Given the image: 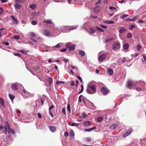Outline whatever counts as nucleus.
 I'll use <instances>...</instances> for the list:
<instances>
[{"label":"nucleus","instance_id":"obj_34","mask_svg":"<svg viewBox=\"0 0 146 146\" xmlns=\"http://www.w3.org/2000/svg\"><path fill=\"white\" fill-rule=\"evenodd\" d=\"M9 95L10 99L12 101H13V99L15 98V96L11 94H9Z\"/></svg>","mask_w":146,"mask_h":146},{"label":"nucleus","instance_id":"obj_23","mask_svg":"<svg viewBox=\"0 0 146 146\" xmlns=\"http://www.w3.org/2000/svg\"><path fill=\"white\" fill-rule=\"evenodd\" d=\"M74 135V133L72 130H70L69 132V135L70 137H73Z\"/></svg>","mask_w":146,"mask_h":146},{"label":"nucleus","instance_id":"obj_3","mask_svg":"<svg viewBox=\"0 0 146 146\" xmlns=\"http://www.w3.org/2000/svg\"><path fill=\"white\" fill-rule=\"evenodd\" d=\"M78 27L77 26L72 27H64V30H65L66 32H68L71 30L76 29Z\"/></svg>","mask_w":146,"mask_h":146},{"label":"nucleus","instance_id":"obj_12","mask_svg":"<svg viewBox=\"0 0 146 146\" xmlns=\"http://www.w3.org/2000/svg\"><path fill=\"white\" fill-rule=\"evenodd\" d=\"M0 103L2 107L4 108L5 107L4 101L1 98H0Z\"/></svg>","mask_w":146,"mask_h":146},{"label":"nucleus","instance_id":"obj_43","mask_svg":"<svg viewBox=\"0 0 146 146\" xmlns=\"http://www.w3.org/2000/svg\"><path fill=\"white\" fill-rule=\"evenodd\" d=\"M14 55L15 56H18L19 57H20L21 56V54L18 53H14Z\"/></svg>","mask_w":146,"mask_h":146},{"label":"nucleus","instance_id":"obj_31","mask_svg":"<svg viewBox=\"0 0 146 146\" xmlns=\"http://www.w3.org/2000/svg\"><path fill=\"white\" fill-rule=\"evenodd\" d=\"M79 54L81 55L82 56H83L85 55V53L82 50H80L79 52Z\"/></svg>","mask_w":146,"mask_h":146},{"label":"nucleus","instance_id":"obj_39","mask_svg":"<svg viewBox=\"0 0 146 146\" xmlns=\"http://www.w3.org/2000/svg\"><path fill=\"white\" fill-rule=\"evenodd\" d=\"M12 19L15 22L17 23V20L15 19V17L13 15H12L11 16Z\"/></svg>","mask_w":146,"mask_h":146},{"label":"nucleus","instance_id":"obj_17","mask_svg":"<svg viewBox=\"0 0 146 146\" xmlns=\"http://www.w3.org/2000/svg\"><path fill=\"white\" fill-rule=\"evenodd\" d=\"M36 7V5L35 4H33L29 6V7L32 10L34 9Z\"/></svg>","mask_w":146,"mask_h":146},{"label":"nucleus","instance_id":"obj_42","mask_svg":"<svg viewBox=\"0 0 146 146\" xmlns=\"http://www.w3.org/2000/svg\"><path fill=\"white\" fill-rule=\"evenodd\" d=\"M25 0H15V1L17 2H19L20 3H23L25 1Z\"/></svg>","mask_w":146,"mask_h":146},{"label":"nucleus","instance_id":"obj_30","mask_svg":"<svg viewBox=\"0 0 146 146\" xmlns=\"http://www.w3.org/2000/svg\"><path fill=\"white\" fill-rule=\"evenodd\" d=\"M130 134V133H129L128 131H127L123 134V137H125L129 135Z\"/></svg>","mask_w":146,"mask_h":146},{"label":"nucleus","instance_id":"obj_61","mask_svg":"<svg viewBox=\"0 0 146 146\" xmlns=\"http://www.w3.org/2000/svg\"><path fill=\"white\" fill-rule=\"evenodd\" d=\"M38 117L39 118H42V116L40 113H38Z\"/></svg>","mask_w":146,"mask_h":146},{"label":"nucleus","instance_id":"obj_20","mask_svg":"<svg viewBox=\"0 0 146 146\" xmlns=\"http://www.w3.org/2000/svg\"><path fill=\"white\" fill-rule=\"evenodd\" d=\"M138 17V16H136L135 17H134L133 18L131 19H127V21H134L136 20V19H137Z\"/></svg>","mask_w":146,"mask_h":146},{"label":"nucleus","instance_id":"obj_50","mask_svg":"<svg viewBox=\"0 0 146 146\" xmlns=\"http://www.w3.org/2000/svg\"><path fill=\"white\" fill-rule=\"evenodd\" d=\"M60 46V43L57 44L55 46H53V47L54 48V47L55 48H59Z\"/></svg>","mask_w":146,"mask_h":146},{"label":"nucleus","instance_id":"obj_60","mask_svg":"<svg viewBox=\"0 0 146 146\" xmlns=\"http://www.w3.org/2000/svg\"><path fill=\"white\" fill-rule=\"evenodd\" d=\"M141 48V46L139 45H137V50H139Z\"/></svg>","mask_w":146,"mask_h":146},{"label":"nucleus","instance_id":"obj_22","mask_svg":"<svg viewBox=\"0 0 146 146\" xmlns=\"http://www.w3.org/2000/svg\"><path fill=\"white\" fill-rule=\"evenodd\" d=\"M52 78L51 77H49L47 79V81L49 82L50 85L52 82Z\"/></svg>","mask_w":146,"mask_h":146},{"label":"nucleus","instance_id":"obj_1","mask_svg":"<svg viewBox=\"0 0 146 146\" xmlns=\"http://www.w3.org/2000/svg\"><path fill=\"white\" fill-rule=\"evenodd\" d=\"M88 93L90 94H93L96 92V86L95 85H92L90 86V88H88L87 90Z\"/></svg>","mask_w":146,"mask_h":146},{"label":"nucleus","instance_id":"obj_54","mask_svg":"<svg viewBox=\"0 0 146 146\" xmlns=\"http://www.w3.org/2000/svg\"><path fill=\"white\" fill-rule=\"evenodd\" d=\"M71 66L72 69H76L77 70H78V69L76 67L74 66L73 65H71Z\"/></svg>","mask_w":146,"mask_h":146},{"label":"nucleus","instance_id":"obj_59","mask_svg":"<svg viewBox=\"0 0 146 146\" xmlns=\"http://www.w3.org/2000/svg\"><path fill=\"white\" fill-rule=\"evenodd\" d=\"M36 15H37V14L35 12H34L32 13L31 14V16H36Z\"/></svg>","mask_w":146,"mask_h":146},{"label":"nucleus","instance_id":"obj_45","mask_svg":"<svg viewBox=\"0 0 146 146\" xmlns=\"http://www.w3.org/2000/svg\"><path fill=\"white\" fill-rule=\"evenodd\" d=\"M30 35L32 37H35L36 36V35L35 33L33 32H31L30 33Z\"/></svg>","mask_w":146,"mask_h":146},{"label":"nucleus","instance_id":"obj_13","mask_svg":"<svg viewBox=\"0 0 146 146\" xmlns=\"http://www.w3.org/2000/svg\"><path fill=\"white\" fill-rule=\"evenodd\" d=\"M83 124L86 126H90L91 125L90 122L88 121H84Z\"/></svg>","mask_w":146,"mask_h":146},{"label":"nucleus","instance_id":"obj_37","mask_svg":"<svg viewBox=\"0 0 146 146\" xmlns=\"http://www.w3.org/2000/svg\"><path fill=\"white\" fill-rule=\"evenodd\" d=\"M95 32V30L91 28L90 29V33H94Z\"/></svg>","mask_w":146,"mask_h":146},{"label":"nucleus","instance_id":"obj_14","mask_svg":"<svg viewBox=\"0 0 146 146\" xmlns=\"http://www.w3.org/2000/svg\"><path fill=\"white\" fill-rule=\"evenodd\" d=\"M21 5L18 3V2H16V4L15 5V8L18 10L20 9L21 7Z\"/></svg>","mask_w":146,"mask_h":146},{"label":"nucleus","instance_id":"obj_19","mask_svg":"<svg viewBox=\"0 0 146 146\" xmlns=\"http://www.w3.org/2000/svg\"><path fill=\"white\" fill-rule=\"evenodd\" d=\"M126 30L123 28H121L119 31V33H122L126 31Z\"/></svg>","mask_w":146,"mask_h":146},{"label":"nucleus","instance_id":"obj_32","mask_svg":"<svg viewBox=\"0 0 146 146\" xmlns=\"http://www.w3.org/2000/svg\"><path fill=\"white\" fill-rule=\"evenodd\" d=\"M129 15H125L124 14H123L121 16H120V18L124 19L125 17H127L129 16Z\"/></svg>","mask_w":146,"mask_h":146},{"label":"nucleus","instance_id":"obj_10","mask_svg":"<svg viewBox=\"0 0 146 146\" xmlns=\"http://www.w3.org/2000/svg\"><path fill=\"white\" fill-rule=\"evenodd\" d=\"M43 34L45 35L48 36H50L51 34L50 31L47 30H44Z\"/></svg>","mask_w":146,"mask_h":146},{"label":"nucleus","instance_id":"obj_53","mask_svg":"<svg viewBox=\"0 0 146 146\" xmlns=\"http://www.w3.org/2000/svg\"><path fill=\"white\" fill-rule=\"evenodd\" d=\"M54 106L53 105H52L49 108V111H50V110L52 109V108H54Z\"/></svg>","mask_w":146,"mask_h":146},{"label":"nucleus","instance_id":"obj_64","mask_svg":"<svg viewBox=\"0 0 146 146\" xmlns=\"http://www.w3.org/2000/svg\"><path fill=\"white\" fill-rule=\"evenodd\" d=\"M143 56L144 60L146 61V56L144 54H143Z\"/></svg>","mask_w":146,"mask_h":146},{"label":"nucleus","instance_id":"obj_41","mask_svg":"<svg viewBox=\"0 0 146 146\" xmlns=\"http://www.w3.org/2000/svg\"><path fill=\"white\" fill-rule=\"evenodd\" d=\"M13 37L17 40H19L20 38V36L18 35L14 36Z\"/></svg>","mask_w":146,"mask_h":146},{"label":"nucleus","instance_id":"obj_25","mask_svg":"<svg viewBox=\"0 0 146 146\" xmlns=\"http://www.w3.org/2000/svg\"><path fill=\"white\" fill-rule=\"evenodd\" d=\"M70 125L72 126H75L78 127L79 126V125L78 123L73 122H70Z\"/></svg>","mask_w":146,"mask_h":146},{"label":"nucleus","instance_id":"obj_9","mask_svg":"<svg viewBox=\"0 0 146 146\" xmlns=\"http://www.w3.org/2000/svg\"><path fill=\"white\" fill-rule=\"evenodd\" d=\"M11 88L14 90H17L18 89L17 85L15 84H12L11 86Z\"/></svg>","mask_w":146,"mask_h":146},{"label":"nucleus","instance_id":"obj_26","mask_svg":"<svg viewBox=\"0 0 146 146\" xmlns=\"http://www.w3.org/2000/svg\"><path fill=\"white\" fill-rule=\"evenodd\" d=\"M8 132L9 133H11V134H14L15 133L14 130L12 129H11L10 128L8 131Z\"/></svg>","mask_w":146,"mask_h":146},{"label":"nucleus","instance_id":"obj_8","mask_svg":"<svg viewBox=\"0 0 146 146\" xmlns=\"http://www.w3.org/2000/svg\"><path fill=\"white\" fill-rule=\"evenodd\" d=\"M134 84V83L131 80H129L127 82V87L129 88H131V86Z\"/></svg>","mask_w":146,"mask_h":146},{"label":"nucleus","instance_id":"obj_27","mask_svg":"<svg viewBox=\"0 0 146 146\" xmlns=\"http://www.w3.org/2000/svg\"><path fill=\"white\" fill-rule=\"evenodd\" d=\"M96 129V127H93L90 128L89 129H85V131H91L95 129Z\"/></svg>","mask_w":146,"mask_h":146},{"label":"nucleus","instance_id":"obj_18","mask_svg":"<svg viewBox=\"0 0 146 146\" xmlns=\"http://www.w3.org/2000/svg\"><path fill=\"white\" fill-rule=\"evenodd\" d=\"M117 125L116 124H113L110 126V128L111 129L113 130L117 127Z\"/></svg>","mask_w":146,"mask_h":146},{"label":"nucleus","instance_id":"obj_48","mask_svg":"<svg viewBox=\"0 0 146 146\" xmlns=\"http://www.w3.org/2000/svg\"><path fill=\"white\" fill-rule=\"evenodd\" d=\"M41 102V105H43L44 104V99L42 98L40 99Z\"/></svg>","mask_w":146,"mask_h":146},{"label":"nucleus","instance_id":"obj_58","mask_svg":"<svg viewBox=\"0 0 146 146\" xmlns=\"http://www.w3.org/2000/svg\"><path fill=\"white\" fill-rule=\"evenodd\" d=\"M100 26L103 28H106L107 27V26H105L103 25H101Z\"/></svg>","mask_w":146,"mask_h":146},{"label":"nucleus","instance_id":"obj_36","mask_svg":"<svg viewBox=\"0 0 146 146\" xmlns=\"http://www.w3.org/2000/svg\"><path fill=\"white\" fill-rule=\"evenodd\" d=\"M87 116V115L86 113H83L82 115L80 116V118H84L85 117H86Z\"/></svg>","mask_w":146,"mask_h":146},{"label":"nucleus","instance_id":"obj_28","mask_svg":"<svg viewBox=\"0 0 146 146\" xmlns=\"http://www.w3.org/2000/svg\"><path fill=\"white\" fill-rule=\"evenodd\" d=\"M44 22L47 24H52V22L50 19L45 20L44 21Z\"/></svg>","mask_w":146,"mask_h":146},{"label":"nucleus","instance_id":"obj_57","mask_svg":"<svg viewBox=\"0 0 146 146\" xmlns=\"http://www.w3.org/2000/svg\"><path fill=\"white\" fill-rule=\"evenodd\" d=\"M138 55L137 53H135V54H133L132 55V56L133 57H135L136 56H137Z\"/></svg>","mask_w":146,"mask_h":146},{"label":"nucleus","instance_id":"obj_56","mask_svg":"<svg viewBox=\"0 0 146 146\" xmlns=\"http://www.w3.org/2000/svg\"><path fill=\"white\" fill-rule=\"evenodd\" d=\"M109 9L110 10H113L115 9V7L111 6L110 7Z\"/></svg>","mask_w":146,"mask_h":146},{"label":"nucleus","instance_id":"obj_62","mask_svg":"<svg viewBox=\"0 0 146 146\" xmlns=\"http://www.w3.org/2000/svg\"><path fill=\"white\" fill-rule=\"evenodd\" d=\"M78 78L80 81L81 82H82V79L81 78L78 76H77Z\"/></svg>","mask_w":146,"mask_h":146},{"label":"nucleus","instance_id":"obj_55","mask_svg":"<svg viewBox=\"0 0 146 146\" xmlns=\"http://www.w3.org/2000/svg\"><path fill=\"white\" fill-rule=\"evenodd\" d=\"M59 83H64V82H63V81H56V84H58Z\"/></svg>","mask_w":146,"mask_h":146},{"label":"nucleus","instance_id":"obj_63","mask_svg":"<svg viewBox=\"0 0 146 146\" xmlns=\"http://www.w3.org/2000/svg\"><path fill=\"white\" fill-rule=\"evenodd\" d=\"M132 131V129H129L128 131H127L129 133H130V134L131 133Z\"/></svg>","mask_w":146,"mask_h":146},{"label":"nucleus","instance_id":"obj_38","mask_svg":"<svg viewBox=\"0 0 146 146\" xmlns=\"http://www.w3.org/2000/svg\"><path fill=\"white\" fill-rule=\"evenodd\" d=\"M132 35L131 33H128L127 34V37L128 38H130L132 37Z\"/></svg>","mask_w":146,"mask_h":146},{"label":"nucleus","instance_id":"obj_51","mask_svg":"<svg viewBox=\"0 0 146 146\" xmlns=\"http://www.w3.org/2000/svg\"><path fill=\"white\" fill-rule=\"evenodd\" d=\"M91 109H94V108H95V106H94V105L93 104V103L92 102L91 103Z\"/></svg>","mask_w":146,"mask_h":146},{"label":"nucleus","instance_id":"obj_6","mask_svg":"<svg viewBox=\"0 0 146 146\" xmlns=\"http://www.w3.org/2000/svg\"><path fill=\"white\" fill-rule=\"evenodd\" d=\"M101 91L103 94L105 95H106L108 92V90L106 87H104L101 88Z\"/></svg>","mask_w":146,"mask_h":146},{"label":"nucleus","instance_id":"obj_21","mask_svg":"<svg viewBox=\"0 0 146 146\" xmlns=\"http://www.w3.org/2000/svg\"><path fill=\"white\" fill-rule=\"evenodd\" d=\"M123 47L124 50H127L129 48V45L127 44H125L123 45Z\"/></svg>","mask_w":146,"mask_h":146},{"label":"nucleus","instance_id":"obj_15","mask_svg":"<svg viewBox=\"0 0 146 146\" xmlns=\"http://www.w3.org/2000/svg\"><path fill=\"white\" fill-rule=\"evenodd\" d=\"M100 10V7L98 6H96L94 8V11L96 13H98V12Z\"/></svg>","mask_w":146,"mask_h":146},{"label":"nucleus","instance_id":"obj_11","mask_svg":"<svg viewBox=\"0 0 146 146\" xmlns=\"http://www.w3.org/2000/svg\"><path fill=\"white\" fill-rule=\"evenodd\" d=\"M107 71L109 75H112L113 73V70L111 68H108L107 69Z\"/></svg>","mask_w":146,"mask_h":146},{"label":"nucleus","instance_id":"obj_7","mask_svg":"<svg viewBox=\"0 0 146 146\" xmlns=\"http://www.w3.org/2000/svg\"><path fill=\"white\" fill-rule=\"evenodd\" d=\"M106 55L105 54H102L99 57L98 60L100 61H103L106 59Z\"/></svg>","mask_w":146,"mask_h":146},{"label":"nucleus","instance_id":"obj_24","mask_svg":"<svg viewBox=\"0 0 146 146\" xmlns=\"http://www.w3.org/2000/svg\"><path fill=\"white\" fill-rule=\"evenodd\" d=\"M103 119V118L102 117H100L97 118V120L99 122H102Z\"/></svg>","mask_w":146,"mask_h":146},{"label":"nucleus","instance_id":"obj_2","mask_svg":"<svg viewBox=\"0 0 146 146\" xmlns=\"http://www.w3.org/2000/svg\"><path fill=\"white\" fill-rule=\"evenodd\" d=\"M120 47V44L118 41L115 43L112 46V49L114 50L119 49Z\"/></svg>","mask_w":146,"mask_h":146},{"label":"nucleus","instance_id":"obj_4","mask_svg":"<svg viewBox=\"0 0 146 146\" xmlns=\"http://www.w3.org/2000/svg\"><path fill=\"white\" fill-rule=\"evenodd\" d=\"M66 47L68 48L70 50H74L75 46L72 44L68 43L66 44Z\"/></svg>","mask_w":146,"mask_h":146},{"label":"nucleus","instance_id":"obj_47","mask_svg":"<svg viewBox=\"0 0 146 146\" xmlns=\"http://www.w3.org/2000/svg\"><path fill=\"white\" fill-rule=\"evenodd\" d=\"M135 27V26L133 25H131L129 27V29L130 30H132L133 28Z\"/></svg>","mask_w":146,"mask_h":146},{"label":"nucleus","instance_id":"obj_44","mask_svg":"<svg viewBox=\"0 0 146 146\" xmlns=\"http://www.w3.org/2000/svg\"><path fill=\"white\" fill-rule=\"evenodd\" d=\"M37 23V22L35 21H33L31 22V24L33 25H35Z\"/></svg>","mask_w":146,"mask_h":146},{"label":"nucleus","instance_id":"obj_46","mask_svg":"<svg viewBox=\"0 0 146 146\" xmlns=\"http://www.w3.org/2000/svg\"><path fill=\"white\" fill-rule=\"evenodd\" d=\"M83 97V96L82 95H80L79 96V98H78L79 99H78V100H79V102L80 103V102H81L82 100H81V97Z\"/></svg>","mask_w":146,"mask_h":146},{"label":"nucleus","instance_id":"obj_5","mask_svg":"<svg viewBox=\"0 0 146 146\" xmlns=\"http://www.w3.org/2000/svg\"><path fill=\"white\" fill-rule=\"evenodd\" d=\"M4 128L5 130H3V132L5 134H6L7 132L8 129L9 130V129H10V127L8 122L7 123V125L4 126Z\"/></svg>","mask_w":146,"mask_h":146},{"label":"nucleus","instance_id":"obj_29","mask_svg":"<svg viewBox=\"0 0 146 146\" xmlns=\"http://www.w3.org/2000/svg\"><path fill=\"white\" fill-rule=\"evenodd\" d=\"M67 109L69 113H71V108L69 104H68L67 105Z\"/></svg>","mask_w":146,"mask_h":146},{"label":"nucleus","instance_id":"obj_52","mask_svg":"<svg viewBox=\"0 0 146 146\" xmlns=\"http://www.w3.org/2000/svg\"><path fill=\"white\" fill-rule=\"evenodd\" d=\"M136 90L137 91H141V89L139 87H137L136 88Z\"/></svg>","mask_w":146,"mask_h":146},{"label":"nucleus","instance_id":"obj_35","mask_svg":"<svg viewBox=\"0 0 146 146\" xmlns=\"http://www.w3.org/2000/svg\"><path fill=\"white\" fill-rule=\"evenodd\" d=\"M96 28L97 29V30H98V31H99L100 32H103L104 31V30L103 29L100 28V27H98L97 26H96Z\"/></svg>","mask_w":146,"mask_h":146},{"label":"nucleus","instance_id":"obj_49","mask_svg":"<svg viewBox=\"0 0 146 146\" xmlns=\"http://www.w3.org/2000/svg\"><path fill=\"white\" fill-rule=\"evenodd\" d=\"M18 52H21L23 53H24V54H26V53L25 52V51L24 50H19V51H18Z\"/></svg>","mask_w":146,"mask_h":146},{"label":"nucleus","instance_id":"obj_33","mask_svg":"<svg viewBox=\"0 0 146 146\" xmlns=\"http://www.w3.org/2000/svg\"><path fill=\"white\" fill-rule=\"evenodd\" d=\"M105 23L108 24H113L114 23V22L113 21H112L110 20L109 21H106L105 22Z\"/></svg>","mask_w":146,"mask_h":146},{"label":"nucleus","instance_id":"obj_16","mask_svg":"<svg viewBox=\"0 0 146 146\" xmlns=\"http://www.w3.org/2000/svg\"><path fill=\"white\" fill-rule=\"evenodd\" d=\"M49 129L51 131L54 132L56 130V128L55 127L53 126H50L49 127Z\"/></svg>","mask_w":146,"mask_h":146},{"label":"nucleus","instance_id":"obj_40","mask_svg":"<svg viewBox=\"0 0 146 146\" xmlns=\"http://www.w3.org/2000/svg\"><path fill=\"white\" fill-rule=\"evenodd\" d=\"M113 40V39L112 38H107L105 40V42H106L110 41Z\"/></svg>","mask_w":146,"mask_h":146}]
</instances>
